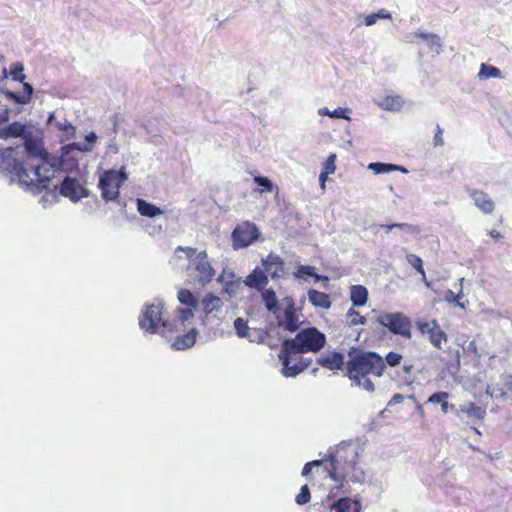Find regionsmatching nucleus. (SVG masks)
<instances>
[{
  "mask_svg": "<svg viewBox=\"0 0 512 512\" xmlns=\"http://www.w3.org/2000/svg\"><path fill=\"white\" fill-rule=\"evenodd\" d=\"M10 113H11V109L8 107H6L4 110L0 111V126L9 122Z\"/></svg>",
  "mask_w": 512,
  "mask_h": 512,
  "instance_id": "obj_61",
  "label": "nucleus"
},
{
  "mask_svg": "<svg viewBox=\"0 0 512 512\" xmlns=\"http://www.w3.org/2000/svg\"><path fill=\"white\" fill-rule=\"evenodd\" d=\"M203 312L206 315H209L213 312H217L221 310L223 303L222 300L214 295L213 293H208L201 301Z\"/></svg>",
  "mask_w": 512,
  "mask_h": 512,
  "instance_id": "obj_27",
  "label": "nucleus"
},
{
  "mask_svg": "<svg viewBox=\"0 0 512 512\" xmlns=\"http://www.w3.org/2000/svg\"><path fill=\"white\" fill-rule=\"evenodd\" d=\"M243 282L247 287L261 291L267 286L269 279L265 270L257 266L251 271V273Z\"/></svg>",
  "mask_w": 512,
  "mask_h": 512,
  "instance_id": "obj_19",
  "label": "nucleus"
},
{
  "mask_svg": "<svg viewBox=\"0 0 512 512\" xmlns=\"http://www.w3.org/2000/svg\"><path fill=\"white\" fill-rule=\"evenodd\" d=\"M60 151L65 152V154L72 155V152L78 151V152H85L83 148V144L79 142H72L66 145H63L60 148Z\"/></svg>",
  "mask_w": 512,
  "mask_h": 512,
  "instance_id": "obj_53",
  "label": "nucleus"
},
{
  "mask_svg": "<svg viewBox=\"0 0 512 512\" xmlns=\"http://www.w3.org/2000/svg\"><path fill=\"white\" fill-rule=\"evenodd\" d=\"M164 303L161 299H155L151 304H146L139 316V326L145 332L159 333V329H169V323L162 318Z\"/></svg>",
  "mask_w": 512,
  "mask_h": 512,
  "instance_id": "obj_8",
  "label": "nucleus"
},
{
  "mask_svg": "<svg viewBox=\"0 0 512 512\" xmlns=\"http://www.w3.org/2000/svg\"><path fill=\"white\" fill-rule=\"evenodd\" d=\"M22 83L23 91L21 92L22 97L25 99L26 104H29L31 102L33 93H34V87L32 84L25 82V80Z\"/></svg>",
  "mask_w": 512,
  "mask_h": 512,
  "instance_id": "obj_54",
  "label": "nucleus"
},
{
  "mask_svg": "<svg viewBox=\"0 0 512 512\" xmlns=\"http://www.w3.org/2000/svg\"><path fill=\"white\" fill-rule=\"evenodd\" d=\"M380 106L383 109L389 110V111L398 110L401 107V98L399 96H396V97L387 96L380 103Z\"/></svg>",
  "mask_w": 512,
  "mask_h": 512,
  "instance_id": "obj_45",
  "label": "nucleus"
},
{
  "mask_svg": "<svg viewBox=\"0 0 512 512\" xmlns=\"http://www.w3.org/2000/svg\"><path fill=\"white\" fill-rule=\"evenodd\" d=\"M391 13L385 9H380L376 13L369 14L364 19V24L366 26L374 25L378 19H391Z\"/></svg>",
  "mask_w": 512,
  "mask_h": 512,
  "instance_id": "obj_41",
  "label": "nucleus"
},
{
  "mask_svg": "<svg viewBox=\"0 0 512 512\" xmlns=\"http://www.w3.org/2000/svg\"><path fill=\"white\" fill-rule=\"evenodd\" d=\"M98 139L97 134L94 131L89 132L85 136V143L83 144V148L85 152L92 151L93 145L96 143Z\"/></svg>",
  "mask_w": 512,
  "mask_h": 512,
  "instance_id": "obj_55",
  "label": "nucleus"
},
{
  "mask_svg": "<svg viewBox=\"0 0 512 512\" xmlns=\"http://www.w3.org/2000/svg\"><path fill=\"white\" fill-rule=\"evenodd\" d=\"M432 325H434V330L428 335L429 341L435 348L441 349V343L442 341H447V335L435 319L432 320Z\"/></svg>",
  "mask_w": 512,
  "mask_h": 512,
  "instance_id": "obj_31",
  "label": "nucleus"
},
{
  "mask_svg": "<svg viewBox=\"0 0 512 512\" xmlns=\"http://www.w3.org/2000/svg\"><path fill=\"white\" fill-rule=\"evenodd\" d=\"M128 179L125 167L120 169L105 170L99 177L98 188L101 190V197L105 202L116 201L118 205L125 206L120 200V188Z\"/></svg>",
  "mask_w": 512,
  "mask_h": 512,
  "instance_id": "obj_5",
  "label": "nucleus"
},
{
  "mask_svg": "<svg viewBox=\"0 0 512 512\" xmlns=\"http://www.w3.org/2000/svg\"><path fill=\"white\" fill-rule=\"evenodd\" d=\"M78 159L73 155L65 154L60 151V155L45 154L44 164L34 165L31 170L36 177L35 194L41 193L46 189L50 181L55 177L58 172H72L78 170Z\"/></svg>",
  "mask_w": 512,
  "mask_h": 512,
  "instance_id": "obj_2",
  "label": "nucleus"
},
{
  "mask_svg": "<svg viewBox=\"0 0 512 512\" xmlns=\"http://www.w3.org/2000/svg\"><path fill=\"white\" fill-rule=\"evenodd\" d=\"M475 205L484 213L489 214L494 210L493 200L484 192L477 191L472 195Z\"/></svg>",
  "mask_w": 512,
  "mask_h": 512,
  "instance_id": "obj_28",
  "label": "nucleus"
},
{
  "mask_svg": "<svg viewBox=\"0 0 512 512\" xmlns=\"http://www.w3.org/2000/svg\"><path fill=\"white\" fill-rule=\"evenodd\" d=\"M335 161H336V154H330L327 157V159L323 165L322 171L333 174L336 169Z\"/></svg>",
  "mask_w": 512,
  "mask_h": 512,
  "instance_id": "obj_56",
  "label": "nucleus"
},
{
  "mask_svg": "<svg viewBox=\"0 0 512 512\" xmlns=\"http://www.w3.org/2000/svg\"><path fill=\"white\" fill-rule=\"evenodd\" d=\"M318 365L332 371L343 370L346 366L345 356L342 352L331 351L329 354L321 355L316 359Z\"/></svg>",
  "mask_w": 512,
  "mask_h": 512,
  "instance_id": "obj_16",
  "label": "nucleus"
},
{
  "mask_svg": "<svg viewBox=\"0 0 512 512\" xmlns=\"http://www.w3.org/2000/svg\"><path fill=\"white\" fill-rule=\"evenodd\" d=\"M293 338H284L281 347L296 354L317 353L326 345V335L316 327L296 331Z\"/></svg>",
  "mask_w": 512,
  "mask_h": 512,
  "instance_id": "obj_4",
  "label": "nucleus"
},
{
  "mask_svg": "<svg viewBox=\"0 0 512 512\" xmlns=\"http://www.w3.org/2000/svg\"><path fill=\"white\" fill-rule=\"evenodd\" d=\"M241 283V278H237V280H227L221 293L227 294L230 298H233L237 295V289L241 286Z\"/></svg>",
  "mask_w": 512,
  "mask_h": 512,
  "instance_id": "obj_42",
  "label": "nucleus"
},
{
  "mask_svg": "<svg viewBox=\"0 0 512 512\" xmlns=\"http://www.w3.org/2000/svg\"><path fill=\"white\" fill-rule=\"evenodd\" d=\"M350 109L348 107H338L333 111H330L327 107H322L318 110V114L321 116H329L334 119H345L350 121L349 116Z\"/></svg>",
  "mask_w": 512,
  "mask_h": 512,
  "instance_id": "obj_32",
  "label": "nucleus"
},
{
  "mask_svg": "<svg viewBox=\"0 0 512 512\" xmlns=\"http://www.w3.org/2000/svg\"><path fill=\"white\" fill-rule=\"evenodd\" d=\"M193 309L192 307L177 308V317L182 324L194 316Z\"/></svg>",
  "mask_w": 512,
  "mask_h": 512,
  "instance_id": "obj_52",
  "label": "nucleus"
},
{
  "mask_svg": "<svg viewBox=\"0 0 512 512\" xmlns=\"http://www.w3.org/2000/svg\"><path fill=\"white\" fill-rule=\"evenodd\" d=\"M260 232L255 224L246 222L234 228L231 234L232 245L235 250L246 248L256 242Z\"/></svg>",
  "mask_w": 512,
  "mask_h": 512,
  "instance_id": "obj_11",
  "label": "nucleus"
},
{
  "mask_svg": "<svg viewBox=\"0 0 512 512\" xmlns=\"http://www.w3.org/2000/svg\"><path fill=\"white\" fill-rule=\"evenodd\" d=\"M507 397V392H505L503 389L501 388H493V391L491 392V398H495V399H506Z\"/></svg>",
  "mask_w": 512,
  "mask_h": 512,
  "instance_id": "obj_62",
  "label": "nucleus"
},
{
  "mask_svg": "<svg viewBox=\"0 0 512 512\" xmlns=\"http://www.w3.org/2000/svg\"><path fill=\"white\" fill-rule=\"evenodd\" d=\"M10 77L13 81L23 82L26 79L24 74V65L21 62H14L9 69Z\"/></svg>",
  "mask_w": 512,
  "mask_h": 512,
  "instance_id": "obj_37",
  "label": "nucleus"
},
{
  "mask_svg": "<svg viewBox=\"0 0 512 512\" xmlns=\"http://www.w3.org/2000/svg\"><path fill=\"white\" fill-rule=\"evenodd\" d=\"M444 144L443 138H442V129L439 125H437V130L434 136V145L435 146H442Z\"/></svg>",
  "mask_w": 512,
  "mask_h": 512,
  "instance_id": "obj_63",
  "label": "nucleus"
},
{
  "mask_svg": "<svg viewBox=\"0 0 512 512\" xmlns=\"http://www.w3.org/2000/svg\"><path fill=\"white\" fill-rule=\"evenodd\" d=\"M136 207L137 211L140 215L148 217V218H155L159 215L163 214V211L158 206L154 205L151 202H148L142 198L136 199Z\"/></svg>",
  "mask_w": 512,
  "mask_h": 512,
  "instance_id": "obj_24",
  "label": "nucleus"
},
{
  "mask_svg": "<svg viewBox=\"0 0 512 512\" xmlns=\"http://www.w3.org/2000/svg\"><path fill=\"white\" fill-rule=\"evenodd\" d=\"M367 168L375 174H385L393 172V163L372 162Z\"/></svg>",
  "mask_w": 512,
  "mask_h": 512,
  "instance_id": "obj_44",
  "label": "nucleus"
},
{
  "mask_svg": "<svg viewBox=\"0 0 512 512\" xmlns=\"http://www.w3.org/2000/svg\"><path fill=\"white\" fill-rule=\"evenodd\" d=\"M406 260L418 273H420L425 278L423 261L419 256L415 254H407Z\"/></svg>",
  "mask_w": 512,
  "mask_h": 512,
  "instance_id": "obj_48",
  "label": "nucleus"
},
{
  "mask_svg": "<svg viewBox=\"0 0 512 512\" xmlns=\"http://www.w3.org/2000/svg\"><path fill=\"white\" fill-rule=\"evenodd\" d=\"M415 36L421 38L424 42H426L430 50L435 52L436 54H440L443 51L442 40L437 34L423 32L422 30L419 29L415 32Z\"/></svg>",
  "mask_w": 512,
  "mask_h": 512,
  "instance_id": "obj_22",
  "label": "nucleus"
},
{
  "mask_svg": "<svg viewBox=\"0 0 512 512\" xmlns=\"http://www.w3.org/2000/svg\"><path fill=\"white\" fill-rule=\"evenodd\" d=\"M54 187L61 196L70 199L73 203L89 196L88 189L80 184L78 178L69 175H65L60 183Z\"/></svg>",
  "mask_w": 512,
  "mask_h": 512,
  "instance_id": "obj_10",
  "label": "nucleus"
},
{
  "mask_svg": "<svg viewBox=\"0 0 512 512\" xmlns=\"http://www.w3.org/2000/svg\"><path fill=\"white\" fill-rule=\"evenodd\" d=\"M501 71L495 66L482 63L478 73L480 79L499 78Z\"/></svg>",
  "mask_w": 512,
  "mask_h": 512,
  "instance_id": "obj_35",
  "label": "nucleus"
},
{
  "mask_svg": "<svg viewBox=\"0 0 512 512\" xmlns=\"http://www.w3.org/2000/svg\"><path fill=\"white\" fill-rule=\"evenodd\" d=\"M464 278L460 279V289L459 292L456 294L452 290H447L445 294V300L449 303H453L455 306L460 307L462 309H465V304L460 301V299L463 297V291H462V282Z\"/></svg>",
  "mask_w": 512,
  "mask_h": 512,
  "instance_id": "obj_36",
  "label": "nucleus"
},
{
  "mask_svg": "<svg viewBox=\"0 0 512 512\" xmlns=\"http://www.w3.org/2000/svg\"><path fill=\"white\" fill-rule=\"evenodd\" d=\"M369 297L368 289L363 285H352L350 288V301L353 307H363Z\"/></svg>",
  "mask_w": 512,
  "mask_h": 512,
  "instance_id": "obj_23",
  "label": "nucleus"
},
{
  "mask_svg": "<svg viewBox=\"0 0 512 512\" xmlns=\"http://www.w3.org/2000/svg\"><path fill=\"white\" fill-rule=\"evenodd\" d=\"M345 375L381 377L386 369L384 358L375 351L351 347L348 351Z\"/></svg>",
  "mask_w": 512,
  "mask_h": 512,
  "instance_id": "obj_3",
  "label": "nucleus"
},
{
  "mask_svg": "<svg viewBox=\"0 0 512 512\" xmlns=\"http://www.w3.org/2000/svg\"><path fill=\"white\" fill-rule=\"evenodd\" d=\"M234 329L238 337L246 338L248 337V325L247 321L241 317H238L234 320Z\"/></svg>",
  "mask_w": 512,
  "mask_h": 512,
  "instance_id": "obj_47",
  "label": "nucleus"
},
{
  "mask_svg": "<svg viewBox=\"0 0 512 512\" xmlns=\"http://www.w3.org/2000/svg\"><path fill=\"white\" fill-rule=\"evenodd\" d=\"M32 130L31 126L19 121L8 123V125L0 128V139L8 140L11 138H23Z\"/></svg>",
  "mask_w": 512,
  "mask_h": 512,
  "instance_id": "obj_15",
  "label": "nucleus"
},
{
  "mask_svg": "<svg viewBox=\"0 0 512 512\" xmlns=\"http://www.w3.org/2000/svg\"><path fill=\"white\" fill-rule=\"evenodd\" d=\"M4 98L15 105H27L25 99L22 97L21 92L12 90H5Z\"/></svg>",
  "mask_w": 512,
  "mask_h": 512,
  "instance_id": "obj_50",
  "label": "nucleus"
},
{
  "mask_svg": "<svg viewBox=\"0 0 512 512\" xmlns=\"http://www.w3.org/2000/svg\"><path fill=\"white\" fill-rule=\"evenodd\" d=\"M297 363H298V365H300V367L304 371L305 369H307L310 366V364L312 363V359L300 357L299 361Z\"/></svg>",
  "mask_w": 512,
  "mask_h": 512,
  "instance_id": "obj_64",
  "label": "nucleus"
},
{
  "mask_svg": "<svg viewBox=\"0 0 512 512\" xmlns=\"http://www.w3.org/2000/svg\"><path fill=\"white\" fill-rule=\"evenodd\" d=\"M416 326L422 334L429 335L431 331L434 330V325H432V321H417Z\"/></svg>",
  "mask_w": 512,
  "mask_h": 512,
  "instance_id": "obj_59",
  "label": "nucleus"
},
{
  "mask_svg": "<svg viewBox=\"0 0 512 512\" xmlns=\"http://www.w3.org/2000/svg\"><path fill=\"white\" fill-rule=\"evenodd\" d=\"M464 413L469 418H473L476 420H483L486 416V409L478 406L474 402H466L461 405L458 409H456V415L460 417V414Z\"/></svg>",
  "mask_w": 512,
  "mask_h": 512,
  "instance_id": "obj_20",
  "label": "nucleus"
},
{
  "mask_svg": "<svg viewBox=\"0 0 512 512\" xmlns=\"http://www.w3.org/2000/svg\"><path fill=\"white\" fill-rule=\"evenodd\" d=\"M260 292L265 308L273 314L280 312L279 300L275 291L272 288H264Z\"/></svg>",
  "mask_w": 512,
  "mask_h": 512,
  "instance_id": "obj_25",
  "label": "nucleus"
},
{
  "mask_svg": "<svg viewBox=\"0 0 512 512\" xmlns=\"http://www.w3.org/2000/svg\"><path fill=\"white\" fill-rule=\"evenodd\" d=\"M56 126L61 131H66L67 133H70L71 135H74L75 133V127L72 125V123L68 120H64V122H56Z\"/></svg>",
  "mask_w": 512,
  "mask_h": 512,
  "instance_id": "obj_60",
  "label": "nucleus"
},
{
  "mask_svg": "<svg viewBox=\"0 0 512 512\" xmlns=\"http://www.w3.org/2000/svg\"><path fill=\"white\" fill-rule=\"evenodd\" d=\"M287 306L283 310V313H276L277 324L279 327L283 328L285 331L294 333L299 330L301 325L299 321V316L297 310L295 308V304L292 298L286 297Z\"/></svg>",
  "mask_w": 512,
  "mask_h": 512,
  "instance_id": "obj_13",
  "label": "nucleus"
},
{
  "mask_svg": "<svg viewBox=\"0 0 512 512\" xmlns=\"http://www.w3.org/2000/svg\"><path fill=\"white\" fill-rule=\"evenodd\" d=\"M295 354L285 348L281 347L278 355L282 365L281 373L286 378H294L303 372L302 368L298 363L291 365L292 355Z\"/></svg>",
  "mask_w": 512,
  "mask_h": 512,
  "instance_id": "obj_17",
  "label": "nucleus"
},
{
  "mask_svg": "<svg viewBox=\"0 0 512 512\" xmlns=\"http://www.w3.org/2000/svg\"><path fill=\"white\" fill-rule=\"evenodd\" d=\"M351 380L352 387H359L367 392H374L375 385L368 376L362 375H345Z\"/></svg>",
  "mask_w": 512,
  "mask_h": 512,
  "instance_id": "obj_30",
  "label": "nucleus"
},
{
  "mask_svg": "<svg viewBox=\"0 0 512 512\" xmlns=\"http://www.w3.org/2000/svg\"><path fill=\"white\" fill-rule=\"evenodd\" d=\"M15 150L14 147H7L0 152V173L16 175L20 183L35 194L33 182H36V177L31 178L22 162L14 157Z\"/></svg>",
  "mask_w": 512,
  "mask_h": 512,
  "instance_id": "obj_6",
  "label": "nucleus"
},
{
  "mask_svg": "<svg viewBox=\"0 0 512 512\" xmlns=\"http://www.w3.org/2000/svg\"><path fill=\"white\" fill-rule=\"evenodd\" d=\"M311 500V491L307 484L301 486L299 493L295 497V502L299 506L309 503Z\"/></svg>",
  "mask_w": 512,
  "mask_h": 512,
  "instance_id": "obj_46",
  "label": "nucleus"
},
{
  "mask_svg": "<svg viewBox=\"0 0 512 512\" xmlns=\"http://www.w3.org/2000/svg\"><path fill=\"white\" fill-rule=\"evenodd\" d=\"M396 227L395 228H398V229H401L409 234H412V235H417L419 234L420 232V229L418 226H415L413 224H409V223H396Z\"/></svg>",
  "mask_w": 512,
  "mask_h": 512,
  "instance_id": "obj_58",
  "label": "nucleus"
},
{
  "mask_svg": "<svg viewBox=\"0 0 512 512\" xmlns=\"http://www.w3.org/2000/svg\"><path fill=\"white\" fill-rule=\"evenodd\" d=\"M189 281L200 287H205L215 276V269L208 259L206 250L200 251L187 265Z\"/></svg>",
  "mask_w": 512,
  "mask_h": 512,
  "instance_id": "obj_7",
  "label": "nucleus"
},
{
  "mask_svg": "<svg viewBox=\"0 0 512 512\" xmlns=\"http://www.w3.org/2000/svg\"><path fill=\"white\" fill-rule=\"evenodd\" d=\"M313 507L320 512H362V504L360 499H352L350 497H340L331 503L324 501L313 504Z\"/></svg>",
  "mask_w": 512,
  "mask_h": 512,
  "instance_id": "obj_12",
  "label": "nucleus"
},
{
  "mask_svg": "<svg viewBox=\"0 0 512 512\" xmlns=\"http://www.w3.org/2000/svg\"><path fill=\"white\" fill-rule=\"evenodd\" d=\"M323 461L324 460H313V461L307 462L304 465V467L302 468L301 476L308 477L309 474L311 473L312 469L314 467H319L320 465H322Z\"/></svg>",
  "mask_w": 512,
  "mask_h": 512,
  "instance_id": "obj_57",
  "label": "nucleus"
},
{
  "mask_svg": "<svg viewBox=\"0 0 512 512\" xmlns=\"http://www.w3.org/2000/svg\"><path fill=\"white\" fill-rule=\"evenodd\" d=\"M376 322L394 335L411 338V320L402 312H388L377 317Z\"/></svg>",
  "mask_w": 512,
  "mask_h": 512,
  "instance_id": "obj_9",
  "label": "nucleus"
},
{
  "mask_svg": "<svg viewBox=\"0 0 512 512\" xmlns=\"http://www.w3.org/2000/svg\"><path fill=\"white\" fill-rule=\"evenodd\" d=\"M253 180L254 183L260 188L261 193H270L275 187L272 180L263 175H257Z\"/></svg>",
  "mask_w": 512,
  "mask_h": 512,
  "instance_id": "obj_38",
  "label": "nucleus"
},
{
  "mask_svg": "<svg viewBox=\"0 0 512 512\" xmlns=\"http://www.w3.org/2000/svg\"><path fill=\"white\" fill-rule=\"evenodd\" d=\"M124 120L123 116L121 114H114L112 116V138L109 140L108 147L114 152L118 151L117 145L115 143L116 134L118 131V126L120 122Z\"/></svg>",
  "mask_w": 512,
  "mask_h": 512,
  "instance_id": "obj_39",
  "label": "nucleus"
},
{
  "mask_svg": "<svg viewBox=\"0 0 512 512\" xmlns=\"http://www.w3.org/2000/svg\"><path fill=\"white\" fill-rule=\"evenodd\" d=\"M42 191H44V189ZM45 191L46 193L39 200V203H41L44 208L47 207V204H54L59 200L55 188L53 190H48L47 186Z\"/></svg>",
  "mask_w": 512,
  "mask_h": 512,
  "instance_id": "obj_49",
  "label": "nucleus"
},
{
  "mask_svg": "<svg viewBox=\"0 0 512 512\" xmlns=\"http://www.w3.org/2000/svg\"><path fill=\"white\" fill-rule=\"evenodd\" d=\"M349 326L365 325L367 322L366 317L362 316L354 307L350 308L346 314Z\"/></svg>",
  "mask_w": 512,
  "mask_h": 512,
  "instance_id": "obj_43",
  "label": "nucleus"
},
{
  "mask_svg": "<svg viewBox=\"0 0 512 512\" xmlns=\"http://www.w3.org/2000/svg\"><path fill=\"white\" fill-rule=\"evenodd\" d=\"M358 446L352 441H343L328 451L329 465L326 467L329 476L336 482L350 480L362 483L365 480L364 470L357 465Z\"/></svg>",
  "mask_w": 512,
  "mask_h": 512,
  "instance_id": "obj_1",
  "label": "nucleus"
},
{
  "mask_svg": "<svg viewBox=\"0 0 512 512\" xmlns=\"http://www.w3.org/2000/svg\"><path fill=\"white\" fill-rule=\"evenodd\" d=\"M177 298L186 307L196 308L199 304L198 297L188 289H180Z\"/></svg>",
  "mask_w": 512,
  "mask_h": 512,
  "instance_id": "obj_33",
  "label": "nucleus"
},
{
  "mask_svg": "<svg viewBox=\"0 0 512 512\" xmlns=\"http://www.w3.org/2000/svg\"><path fill=\"white\" fill-rule=\"evenodd\" d=\"M197 335V329L192 328L186 334L177 336L174 342L172 343L171 347L177 351H182L191 348L196 342Z\"/></svg>",
  "mask_w": 512,
  "mask_h": 512,
  "instance_id": "obj_21",
  "label": "nucleus"
},
{
  "mask_svg": "<svg viewBox=\"0 0 512 512\" xmlns=\"http://www.w3.org/2000/svg\"><path fill=\"white\" fill-rule=\"evenodd\" d=\"M308 299L309 302L314 307H319L322 309H329L331 307L330 296L324 292H320L316 289L308 290Z\"/></svg>",
  "mask_w": 512,
  "mask_h": 512,
  "instance_id": "obj_26",
  "label": "nucleus"
},
{
  "mask_svg": "<svg viewBox=\"0 0 512 512\" xmlns=\"http://www.w3.org/2000/svg\"><path fill=\"white\" fill-rule=\"evenodd\" d=\"M261 262L265 272L268 273L272 279H278L284 273L285 263L280 256L274 253H269Z\"/></svg>",
  "mask_w": 512,
  "mask_h": 512,
  "instance_id": "obj_18",
  "label": "nucleus"
},
{
  "mask_svg": "<svg viewBox=\"0 0 512 512\" xmlns=\"http://www.w3.org/2000/svg\"><path fill=\"white\" fill-rule=\"evenodd\" d=\"M179 252L185 253L189 262H191L194 259V257L198 254V253H196L197 252L196 248L189 247V246H177L174 251L173 257L170 259L171 265H176L177 261L181 260V256L178 255Z\"/></svg>",
  "mask_w": 512,
  "mask_h": 512,
  "instance_id": "obj_34",
  "label": "nucleus"
},
{
  "mask_svg": "<svg viewBox=\"0 0 512 512\" xmlns=\"http://www.w3.org/2000/svg\"><path fill=\"white\" fill-rule=\"evenodd\" d=\"M449 397L448 392L445 391H438L433 393L429 398L428 402L434 403V404H440L441 410L443 413H448L449 410L456 412V407L453 404H450L447 399Z\"/></svg>",
  "mask_w": 512,
  "mask_h": 512,
  "instance_id": "obj_29",
  "label": "nucleus"
},
{
  "mask_svg": "<svg viewBox=\"0 0 512 512\" xmlns=\"http://www.w3.org/2000/svg\"><path fill=\"white\" fill-rule=\"evenodd\" d=\"M316 275V268L312 265H302L299 264L297 266L296 271L294 272V276L299 279L307 280L308 278H312V276Z\"/></svg>",
  "mask_w": 512,
  "mask_h": 512,
  "instance_id": "obj_40",
  "label": "nucleus"
},
{
  "mask_svg": "<svg viewBox=\"0 0 512 512\" xmlns=\"http://www.w3.org/2000/svg\"><path fill=\"white\" fill-rule=\"evenodd\" d=\"M402 355L398 352L390 351L386 354L384 362L386 366L395 367L401 363Z\"/></svg>",
  "mask_w": 512,
  "mask_h": 512,
  "instance_id": "obj_51",
  "label": "nucleus"
},
{
  "mask_svg": "<svg viewBox=\"0 0 512 512\" xmlns=\"http://www.w3.org/2000/svg\"><path fill=\"white\" fill-rule=\"evenodd\" d=\"M23 146L28 158H40L41 164H44L45 154L48 153L43 148V142L36 137L31 130L28 135L23 138Z\"/></svg>",
  "mask_w": 512,
  "mask_h": 512,
  "instance_id": "obj_14",
  "label": "nucleus"
}]
</instances>
